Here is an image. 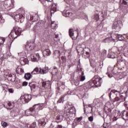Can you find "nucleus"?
Wrapping results in <instances>:
<instances>
[{"label":"nucleus","mask_w":128,"mask_h":128,"mask_svg":"<svg viewBox=\"0 0 128 128\" xmlns=\"http://www.w3.org/2000/svg\"><path fill=\"white\" fill-rule=\"evenodd\" d=\"M122 12H124V14H128V8L124 7V9L122 10Z\"/></svg>","instance_id":"nucleus-50"},{"label":"nucleus","mask_w":128,"mask_h":128,"mask_svg":"<svg viewBox=\"0 0 128 128\" xmlns=\"http://www.w3.org/2000/svg\"><path fill=\"white\" fill-rule=\"evenodd\" d=\"M30 26H32V23H30V22H28L26 24V28H30Z\"/></svg>","instance_id":"nucleus-47"},{"label":"nucleus","mask_w":128,"mask_h":128,"mask_svg":"<svg viewBox=\"0 0 128 128\" xmlns=\"http://www.w3.org/2000/svg\"><path fill=\"white\" fill-rule=\"evenodd\" d=\"M40 68H35L34 70L32 72V74H42V72H40Z\"/></svg>","instance_id":"nucleus-26"},{"label":"nucleus","mask_w":128,"mask_h":128,"mask_svg":"<svg viewBox=\"0 0 128 128\" xmlns=\"http://www.w3.org/2000/svg\"><path fill=\"white\" fill-rule=\"evenodd\" d=\"M108 74V78H112L114 76H112V74Z\"/></svg>","instance_id":"nucleus-62"},{"label":"nucleus","mask_w":128,"mask_h":128,"mask_svg":"<svg viewBox=\"0 0 128 128\" xmlns=\"http://www.w3.org/2000/svg\"><path fill=\"white\" fill-rule=\"evenodd\" d=\"M29 86L30 88L31 92H36V84L34 82H30Z\"/></svg>","instance_id":"nucleus-28"},{"label":"nucleus","mask_w":128,"mask_h":128,"mask_svg":"<svg viewBox=\"0 0 128 128\" xmlns=\"http://www.w3.org/2000/svg\"><path fill=\"white\" fill-rule=\"evenodd\" d=\"M120 4H124L125 6H128V0H120Z\"/></svg>","instance_id":"nucleus-39"},{"label":"nucleus","mask_w":128,"mask_h":128,"mask_svg":"<svg viewBox=\"0 0 128 128\" xmlns=\"http://www.w3.org/2000/svg\"><path fill=\"white\" fill-rule=\"evenodd\" d=\"M14 20H15L16 22H24V15L21 14H14Z\"/></svg>","instance_id":"nucleus-8"},{"label":"nucleus","mask_w":128,"mask_h":128,"mask_svg":"<svg viewBox=\"0 0 128 128\" xmlns=\"http://www.w3.org/2000/svg\"><path fill=\"white\" fill-rule=\"evenodd\" d=\"M4 106H6L7 110H12L14 106V102H6L4 104Z\"/></svg>","instance_id":"nucleus-14"},{"label":"nucleus","mask_w":128,"mask_h":128,"mask_svg":"<svg viewBox=\"0 0 128 128\" xmlns=\"http://www.w3.org/2000/svg\"><path fill=\"white\" fill-rule=\"evenodd\" d=\"M94 16H95L96 18H100L98 13H96V14H94Z\"/></svg>","instance_id":"nucleus-56"},{"label":"nucleus","mask_w":128,"mask_h":128,"mask_svg":"<svg viewBox=\"0 0 128 128\" xmlns=\"http://www.w3.org/2000/svg\"><path fill=\"white\" fill-rule=\"evenodd\" d=\"M20 63L21 64L22 66H24V64H26L28 62V58H22L20 59Z\"/></svg>","instance_id":"nucleus-25"},{"label":"nucleus","mask_w":128,"mask_h":128,"mask_svg":"<svg viewBox=\"0 0 128 128\" xmlns=\"http://www.w3.org/2000/svg\"><path fill=\"white\" fill-rule=\"evenodd\" d=\"M32 98V96L30 94H24V96H22L20 99L18 100V102L20 104H28Z\"/></svg>","instance_id":"nucleus-3"},{"label":"nucleus","mask_w":128,"mask_h":128,"mask_svg":"<svg viewBox=\"0 0 128 128\" xmlns=\"http://www.w3.org/2000/svg\"><path fill=\"white\" fill-rule=\"evenodd\" d=\"M22 34V29L20 28H16L14 27L8 36H11L12 38H16L18 36H20Z\"/></svg>","instance_id":"nucleus-6"},{"label":"nucleus","mask_w":128,"mask_h":128,"mask_svg":"<svg viewBox=\"0 0 128 128\" xmlns=\"http://www.w3.org/2000/svg\"><path fill=\"white\" fill-rule=\"evenodd\" d=\"M18 116V110L13 109L10 111V116H12V118H15V116Z\"/></svg>","instance_id":"nucleus-21"},{"label":"nucleus","mask_w":128,"mask_h":128,"mask_svg":"<svg viewBox=\"0 0 128 128\" xmlns=\"http://www.w3.org/2000/svg\"><path fill=\"white\" fill-rule=\"evenodd\" d=\"M115 36H116L120 41L124 40V37L121 34H115Z\"/></svg>","instance_id":"nucleus-32"},{"label":"nucleus","mask_w":128,"mask_h":128,"mask_svg":"<svg viewBox=\"0 0 128 128\" xmlns=\"http://www.w3.org/2000/svg\"><path fill=\"white\" fill-rule=\"evenodd\" d=\"M76 124H76V123H72V126H72V128H76Z\"/></svg>","instance_id":"nucleus-61"},{"label":"nucleus","mask_w":128,"mask_h":128,"mask_svg":"<svg viewBox=\"0 0 128 128\" xmlns=\"http://www.w3.org/2000/svg\"><path fill=\"white\" fill-rule=\"evenodd\" d=\"M50 72V69L48 66H45L44 68L42 69L40 68V72H41V74H47Z\"/></svg>","instance_id":"nucleus-23"},{"label":"nucleus","mask_w":128,"mask_h":128,"mask_svg":"<svg viewBox=\"0 0 128 128\" xmlns=\"http://www.w3.org/2000/svg\"><path fill=\"white\" fill-rule=\"evenodd\" d=\"M104 112H106V114H112V109L108 108L107 106L104 107Z\"/></svg>","instance_id":"nucleus-29"},{"label":"nucleus","mask_w":128,"mask_h":128,"mask_svg":"<svg viewBox=\"0 0 128 128\" xmlns=\"http://www.w3.org/2000/svg\"><path fill=\"white\" fill-rule=\"evenodd\" d=\"M25 114H26L27 116H34V114H36V111L34 108H30L26 110Z\"/></svg>","instance_id":"nucleus-13"},{"label":"nucleus","mask_w":128,"mask_h":128,"mask_svg":"<svg viewBox=\"0 0 128 128\" xmlns=\"http://www.w3.org/2000/svg\"><path fill=\"white\" fill-rule=\"evenodd\" d=\"M50 54H52V52H50V49L48 48L45 49L43 51V56L44 57H46V56H50Z\"/></svg>","instance_id":"nucleus-24"},{"label":"nucleus","mask_w":128,"mask_h":128,"mask_svg":"<svg viewBox=\"0 0 128 128\" xmlns=\"http://www.w3.org/2000/svg\"><path fill=\"white\" fill-rule=\"evenodd\" d=\"M44 26V23L38 22V23L36 24L35 26H34V32H36L38 30V32H40V30Z\"/></svg>","instance_id":"nucleus-11"},{"label":"nucleus","mask_w":128,"mask_h":128,"mask_svg":"<svg viewBox=\"0 0 128 128\" xmlns=\"http://www.w3.org/2000/svg\"><path fill=\"white\" fill-rule=\"evenodd\" d=\"M103 127L104 128H108V123H104L103 124Z\"/></svg>","instance_id":"nucleus-60"},{"label":"nucleus","mask_w":128,"mask_h":128,"mask_svg":"<svg viewBox=\"0 0 128 128\" xmlns=\"http://www.w3.org/2000/svg\"><path fill=\"white\" fill-rule=\"evenodd\" d=\"M8 91L9 92H10V94H14V89L12 88H8Z\"/></svg>","instance_id":"nucleus-54"},{"label":"nucleus","mask_w":128,"mask_h":128,"mask_svg":"<svg viewBox=\"0 0 128 128\" xmlns=\"http://www.w3.org/2000/svg\"><path fill=\"white\" fill-rule=\"evenodd\" d=\"M78 76L77 78H80V82H84L86 80V76H84V72L82 70V68H80L78 71Z\"/></svg>","instance_id":"nucleus-9"},{"label":"nucleus","mask_w":128,"mask_h":128,"mask_svg":"<svg viewBox=\"0 0 128 128\" xmlns=\"http://www.w3.org/2000/svg\"><path fill=\"white\" fill-rule=\"evenodd\" d=\"M0 60H6V58H4V55H2V56H1V58H0Z\"/></svg>","instance_id":"nucleus-58"},{"label":"nucleus","mask_w":128,"mask_h":128,"mask_svg":"<svg viewBox=\"0 0 128 128\" xmlns=\"http://www.w3.org/2000/svg\"><path fill=\"white\" fill-rule=\"evenodd\" d=\"M58 90H60L62 88V90L64 89V88H66V86L64 85V82H62V81H59L58 82Z\"/></svg>","instance_id":"nucleus-19"},{"label":"nucleus","mask_w":128,"mask_h":128,"mask_svg":"<svg viewBox=\"0 0 128 128\" xmlns=\"http://www.w3.org/2000/svg\"><path fill=\"white\" fill-rule=\"evenodd\" d=\"M74 118H76V109L74 108H71L68 112H64L63 115H58L56 117V122H60L64 118L67 120V124H70Z\"/></svg>","instance_id":"nucleus-1"},{"label":"nucleus","mask_w":128,"mask_h":128,"mask_svg":"<svg viewBox=\"0 0 128 128\" xmlns=\"http://www.w3.org/2000/svg\"><path fill=\"white\" fill-rule=\"evenodd\" d=\"M26 44H27L26 46V48H28V46H29L30 50H34V47L32 46L31 43H30V42H27Z\"/></svg>","instance_id":"nucleus-37"},{"label":"nucleus","mask_w":128,"mask_h":128,"mask_svg":"<svg viewBox=\"0 0 128 128\" xmlns=\"http://www.w3.org/2000/svg\"><path fill=\"white\" fill-rule=\"evenodd\" d=\"M52 86V83L50 81L44 82L42 83V86L44 88H50Z\"/></svg>","instance_id":"nucleus-18"},{"label":"nucleus","mask_w":128,"mask_h":128,"mask_svg":"<svg viewBox=\"0 0 128 128\" xmlns=\"http://www.w3.org/2000/svg\"><path fill=\"white\" fill-rule=\"evenodd\" d=\"M1 124L3 128H6V126H8V123H6V122H2Z\"/></svg>","instance_id":"nucleus-45"},{"label":"nucleus","mask_w":128,"mask_h":128,"mask_svg":"<svg viewBox=\"0 0 128 128\" xmlns=\"http://www.w3.org/2000/svg\"><path fill=\"white\" fill-rule=\"evenodd\" d=\"M122 114H120L121 116H122L123 120H128V112H126V110H124V112H122Z\"/></svg>","instance_id":"nucleus-20"},{"label":"nucleus","mask_w":128,"mask_h":128,"mask_svg":"<svg viewBox=\"0 0 128 128\" xmlns=\"http://www.w3.org/2000/svg\"><path fill=\"white\" fill-rule=\"evenodd\" d=\"M36 56L38 60H41L42 58H40V54L38 53L36 54Z\"/></svg>","instance_id":"nucleus-53"},{"label":"nucleus","mask_w":128,"mask_h":128,"mask_svg":"<svg viewBox=\"0 0 128 128\" xmlns=\"http://www.w3.org/2000/svg\"><path fill=\"white\" fill-rule=\"evenodd\" d=\"M36 128V122H34L29 126V128Z\"/></svg>","instance_id":"nucleus-40"},{"label":"nucleus","mask_w":128,"mask_h":128,"mask_svg":"<svg viewBox=\"0 0 128 128\" xmlns=\"http://www.w3.org/2000/svg\"><path fill=\"white\" fill-rule=\"evenodd\" d=\"M103 54H104L105 56L106 55V50H104Z\"/></svg>","instance_id":"nucleus-64"},{"label":"nucleus","mask_w":128,"mask_h":128,"mask_svg":"<svg viewBox=\"0 0 128 128\" xmlns=\"http://www.w3.org/2000/svg\"><path fill=\"white\" fill-rule=\"evenodd\" d=\"M22 86H28V82H23Z\"/></svg>","instance_id":"nucleus-57"},{"label":"nucleus","mask_w":128,"mask_h":128,"mask_svg":"<svg viewBox=\"0 0 128 128\" xmlns=\"http://www.w3.org/2000/svg\"><path fill=\"white\" fill-rule=\"evenodd\" d=\"M4 6L7 10H10V4H7L5 2L4 4Z\"/></svg>","instance_id":"nucleus-42"},{"label":"nucleus","mask_w":128,"mask_h":128,"mask_svg":"<svg viewBox=\"0 0 128 128\" xmlns=\"http://www.w3.org/2000/svg\"><path fill=\"white\" fill-rule=\"evenodd\" d=\"M24 78L26 80H30V78H32V74H30V73H26L24 74Z\"/></svg>","instance_id":"nucleus-35"},{"label":"nucleus","mask_w":128,"mask_h":128,"mask_svg":"<svg viewBox=\"0 0 128 128\" xmlns=\"http://www.w3.org/2000/svg\"><path fill=\"white\" fill-rule=\"evenodd\" d=\"M116 52H112H112H110L108 55V58H116Z\"/></svg>","instance_id":"nucleus-30"},{"label":"nucleus","mask_w":128,"mask_h":128,"mask_svg":"<svg viewBox=\"0 0 128 128\" xmlns=\"http://www.w3.org/2000/svg\"><path fill=\"white\" fill-rule=\"evenodd\" d=\"M16 72H17V74H24V69L18 66L16 68Z\"/></svg>","instance_id":"nucleus-31"},{"label":"nucleus","mask_w":128,"mask_h":128,"mask_svg":"<svg viewBox=\"0 0 128 128\" xmlns=\"http://www.w3.org/2000/svg\"><path fill=\"white\" fill-rule=\"evenodd\" d=\"M88 120L89 122H92L94 120V116H90L88 118Z\"/></svg>","instance_id":"nucleus-52"},{"label":"nucleus","mask_w":128,"mask_h":128,"mask_svg":"<svg viewBox=\"0 0 128 128\" xmlns=\"http://www.w3.org/2000/svg\"><path fill=\"white\" fill-rule=\"evenodd\" d=\"M84 56H86V58H89L90 62V66H92V68H95L94 70L96 72V70L98 69V64L96 62V60L94 59L90 58V52H83Z\"/></svg>","instance_id":"nucleus-4"},{"label":"nucleus","mask_w":128,"mask_h":128,"mask_svg":"<svg viewBox=\"0 0 128 128\" xmlns=\"http://www.w3.org/2000/svg\"><path fill=\"white\" fill-rule=\"evenodd\" d=\"M125 100H126V96H124L122 95V94H120V96L117 97L116 102H118L119 104H120V102H124Z\"/></svg>","instance_id":"nucleus-16"},{"label":"nucleus","mask_w":128,"mask_h":128,"mask_svg":"<svg viewBox=\"0 0 128 128\" xmlns=\"http://www.w3.org/2000/svg\"><path fill=\"white\" fill-rule=\"evenodd\" d=\"M116 40V38H114L112 37L107 38L104 40V42H115Z\"/></svg>","instance_id":"nucleus-22"},{"label":"nucleus","mask_w":128,"mask_h":128,"mask_svg":"<svg viewBox=\"0 0 128 128\" xmlns=\"http://www.w3.org/2000/svg\"><path fill=\"white\" fill-rule=\"evenodd\" d=\"M8 80H10L11 82H14L16 80V76H12V75H10Z\"/></svg>","instance_id":"nucleus-41"},{"label":"nucleus","mask_w":128,"mask_h":128,"mask_svg":"<svg viewBox=\"0 0 128 128\" xmlns=\"http://www.w3.org/2000/svg\"><path fill=\"white\" fill-rule=\"evenodd\" d=\"M124 54L128 56V47L124 48Z\"/></svg>","instance_id":"nucleus-48"},{"label":"nucleus","mask_w":128,"mask_h":128,"mask_svg":"<svg viewBox=\"0 0 128 128\" xmlns=\"http://www.w3.org/2000/svg\"><path fill=\"white\" fill-rule=\"evenodd\" d=\"M93 102L94 104H100V102H102V100L100 98H95Z\"/></svg>","instance_id":"nucleus-38"},{"label":"nucleus","mask_w":128,"mask_h":128,"mask_svg":"<svg viewBox=\"0 0 128 128\" xmlns=\"http://www.w3.org/2000/svg\"><path fill=\"white\" fill-rule=\"evenodd\" d=\"M32 108H33V110H34L36 114V112H38V110H42L44 108V104H35L32 107Z\"/></svg>","instance_id":"nucleus-10"},{"label":"nucleus","mask_w":128,"mask_h":128,"mask_svg":"<svg viewBox=\"0 0 128 128\" xmlns=\"http://www.w3.org/2000/svg\"><path fill=\"white\" fill-rule=\"evenodd\" d=\"M124 62V60L122 59H120V60H118V62Z\"/></svg>","instance_id":"nucleus-63"},{"label":"nucleus","mask_w":128,"mask_h":128,"mask_svg":"<svg viewBox=\"0 0 128 128\" xmlns=\"http://www.w3.org/2000/svg\"><path fill=\"white\" fill-rule=\"evenodd\" d=\"M51 28H56V24H54V22H51Z\"/></svg>","instance_id":"nucleus-51"},{"label":"nucleus","mask_w":128,"mask_h":128,"mask_svg":"<svg viewBox=\"0 0 128 128\" xmlns=\"http://www.w3.org/2000/svg\"><path fill=\"white\" fill-rule=\"evenodd\" d=\"M124 86L128 88V80L124 83Z\"/></svg>","instance_id":"nucleus-59"},{"label":"nucleus","mask_w":128,"mask_h":128,"mask_svg":"<svg viewBox=\"0 0 128 128\" xmlns=\"http://www.w3.org/2000/svg\"><path fill=\"white\" fill-rule=\"evenodd\" d=\"M102 78H100L98 76H96L90 81L87 82L84 86L86 88H98V86H100L102 84Z\"/></svg>","instance_id":"nucleus-2"},{"label":"nucleus","mask_w":128,"mask_h":128,"mask_svg":"<svg viewBox=\"0 0 128 128\" xmlns=\"http://www.w3.org/2000/svg\"><path fill=\"white\" fill-rule=\"evenodd\" d=\"M66 94L64 95L61 98L58 100V102H59V104H60V102H64V96H66Z\"/></svg>","instance_id":"nucleus-43"},{"label":"nucleus","mask_w":128,"mask_h":128,"mask_svg":"<svg viewBox=\"0 0 128 128\" xmlns=\"http://www.w3.org/2000/svg\"><path fill=\"white\" fill-rule=\"evenodd\" d=\"M58 10V4H52L51 5L50 8V14H54Z\"/></svg>","instance_id":"nucleus-15"},{"label":"nucleus","mask_w":128,"mask_h":128,"mask_svg":"<svg viewBox=\"0 0 128 128\" xmlns=\"http://www.w3.org/2000/svg\"><path fill=\"white\" fill-rule=\"evenodd\" d=\"M74 32V29H70L69 35L73 40H78V30L77 29L75 31V32L76 33V36L74 35L75 32Z\"/></svg>","instance_id":"nucleus-7"},{"label":"nucleus","mask_w":128,"mask_h":128,"mask_svg":"<svg viewBox=\"0 0 128 128\" xmlns=\"http://www.w3.org/2000/svg\"><path fill=\"white\" fill-rule=\"evenodd\" d=\"M60 64H64L66 62V58L65 56H62L61 57V60H59Z\"/></svg>","instance_id":"nucleus-33"},{"label":"nucleus","mask_w":128,"mask_h":128,"mask_svg":"<svg viewBox=\"0 0 128 128\" xmlns=\"http://www.w3.org/2000/svg\"><path fill=\"white\" fill-rule=\"evenodd\" d=\"M2 18H4L0 14V22H4V19Z\"/></svg>","instance_id":"nucleus-55"},{"label":"nucleus","mask_w":128,"mask_h":128,"mask_svg":"<svg viewBox=\"0 0 128 128\" xmlns=\"http://www.w3.org/2000/svg\"><path fill=\"white\" fill-rule=\"evenodd\" d=\"M37 122H38V124L39 126H45L46 124V122H44V118H40L37 120Z\"/></svg>","instance_id":"nucleus-27"},{"label":"nucleus","mask_w":128,"mask_h":128,"mask_svg":"<svg viewBox=\"0 0 128 128\" xmlns=\"http://www.w3.org/2000/svg\"><path fill=\"white\" fill-rule=\"evenodd\" d=\"M58 72V68L56 66H54L52 70V72H51L52 74L54 75L56 74Z\"/></svg>","instance_id":"nucleus-36"},{"label":"nucleus","mask_w":128,"mask_h":128,"mask_svg":"<svg viewBox=\"0 0 128 128\" xmlns=\"http://www.w3.org/2000/svg\"><path fill=\"white\" fill-rule=\"evenodd\" d=\"M82 120V116L76 118L74 120V122H75V124H78V122H80Z\"/></svg>","instance_id":"nucleus-34"},{"label":"nucleus","mask_w":128,"mask_h":128,"mask_svg":"<svg viewBox=\"0 0 128 128\" xmlns=\"http://www.w3.org/2000/svg\"><path fill=\"white\" fill-rule=\"evenodd\" d=\"M6 41V39L2 37H0V44H4V42Z\"/></svg>","instance_id":"nucleus-44"},{"label":"nucleus","mask_w":128,"mask_h":128,"mask_svg":"<svg viewBox=\"0 0 128 128\" xmlns=\"http://www.w3.org/2000/svg\"><path fill=\"white\" fill-rule=\"evenodd\" d=\"M122 24V21L117 20L114 22L112 26V28L116 30H120V25Z\"/></svg>","instance_id":"nucleus-12"},{"label":"nucleus","mask_w":128,"mask_h":128,"mask_svg":"<svg viewBox=\"0 0 128 128\" xmlns=\"http://www.w3.org/2000/svg\"><path fill=\"white\" fill-rule=\"evenodd\" d=\"M74 82L75 86H80V80H75Z\"/></svg>","instance_id":"nucleus-49"},{"label":"nucleus","mask_w":128,"mask_h":128,"mask_svg":"<svg viewBox=\"0 0 128 128\" xmlns=\"http://www.w3.org/2000/svg\"><path fill=\"white\" fill-rule=\"evenodd\" d=\"M31 59L32 62H38V58L34 57V56H31Z\"/></svg>","instance_id":"nucleus-46"},{"label":"nucleus","mask_w":128,"mask_h":128,"mask_svg":"<svg viewBox=\"0 0 128 128\" xmlns=\"http://www.w3.org/2000/svg\"><path fill=\"white\" fill-rule=\"evenodd\" d=\"M62 14L64 16H66V18H70L72 16V13L70 12V10H64Z\"/></svg>","instance_id":"nucleus-17"},{"label":"nucleus","mask_w":128,"mask_h":128,"mask_svg":"<svg viewBox=\"0 0 128 128\" xmlns=\"http://www.w3.org/2000/svg\"><path fill=\"white\" fill-rule=\"evenodd\" d=\"M120 90H112L109 94V96L110 100L112 102H116L118 98V96H120Z\"/></svg>","instance_id":"nucleus-5"}]
</instances>
